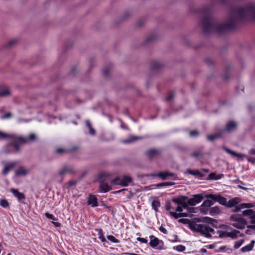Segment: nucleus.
Masks as SVG:
<instances>
[{"instance_id": "1", "label": "nucleus", "mask_w": 255, "mask_h": 255, "mask_svg": "<svg viewBox=\"0 0 255 255\" xmlns=\"http://www.w3.org/2000/svg\"><path fill=\"white\" fill-rule=\"evenodd\" d=\"M255 19V3H250L243 6L233 7L227 21L218 23L208 12L201 20L204 32L208 34L216 32L222 34L234 29L240 20Z\"/></svg>"}, {"instance_id": "2", "label": "nucleus", "mask_w": 255, "mask_h": 255, "mask_svg": "<svg viewBox=\"0 0 255 255\" xmlns=\"http://www.w3.org/2000/svg\"><path fill=\"white\" fill-rule=\"evenodd\" d=\"M179 221L180 223L187 224L191 231L200 233L206 238H210L212 234H214V230L206 224L200 223V220L198 218H194L193 220L182 219H180Z\"/></svg>"}, {"instance_id": "3", "label": "nucleus", "mask_w": 255, "mask_h": 255, "mask_svg": "<svg viewBox=\"0 0 255 255\" xmlns=\"http://www.w3.org/2000/svg\"><path fill=\"white\" fill-rule=\"evenodd\" d=\"M205 198L207 200H205L200 207L201 213L204 215L208 213L207 208L213 205L215 203L218 202L221 205L226 204V198L218 194H207L205 195Z\"/></svg>"}, {"instance_id": "4", "label": "nucleus", "mask_w": 255, "mask_h": 255, "mask_svg": "<svg viewBox=\"0 0 255 255\" xmlns=\"http://www.w3.org/2000/svg\"><path fill=\"white\" fill-rule=\"evenodd\" d=\"M7 137L12 139L11 141L8 143V146L13 145L14 148V151L16 152L20 151L21 144L26 141V140L22 136L15 134H8L0 131V139H5Z\"/></svg>"}, {"instance_id": "5", "label": "nucleus", "mask_w": 255, "mask_h": 255, "mask_svg": "<svg viewBox=\"0 0 255 255\" xmlns=\"http://www.w3.org/2000/svg\"><path fill=\"white\" fill-rule=\"evenodd\" d=\"M230 220L231 222V225L239 229H244L247 223V221L239 214L231 215Z\"/></svg>"}, {"instance_id": "6", "label": "nucleus", "mask_w": 255, "mask_h": 255, "mask_svg": "<svg viewBox=\"0 0 255 255\" xmlns=\"http://www.w3.org/2000/svg\"><path fill=\"white\" fill-rule=\"evenodd\" d=\"M99 176L100 180L101 181L99 186L100 192L106 193L111 190L112 189L111 186L109 185L108 184L104 182L105 180L104 177L109 176L108 174L106 173H101L100 174Z\"/></svg>"}, {"instance_id": "7", "label": "nucleus", "mask_w": 255, "mask_h": 255, "mask_svg": "<svg viewBox=\"0 0 255 255\" xmlns=\"http://www.w3.org/2000/svg\"><path fill=\"white\" fill-rule=\"evenodd\" d=\"M149 245L151 248L157 250L163 249V243L162 241L159 240L157 238L152 235L149 237Z\"/></svg>"}, {"instance_id": "8", "label": "nucleus", "mask_w": 255, "mask_h": 255, "mask_svg": "<svg viewBox=\"0 0 255 255\" xmlns=\"http://www.w3.org/2000/svg\"><path fill=\"white\" fill-rule=\"evenodd\" d=\"M243 215L245 216H249L251 219L250 222L253 225L248 226V228L255 229V212L253 210L249 209L243 212Z\"/></svg>"}, {"instance_id": "9", "label": "nucleus", "mask_w": 255, "mask_h": 255, "mask_svg": "<svg viewBox=\"0 0 255 255\" xmlns=\"http://www.w3.org/2000/svg\"><path fill=\"white\" fill-rule=\"evenodd\" d=\"M17 164V162L16 161H13L8 163L5 161L2 162L4 168L1 171V174L4 176L7 175L9 171L13 169Z\"/></svg>"}, {"instance_id": "10", "label": "nucleus", "mask_w": 255, "mask_h": 255, "mask_svg": "<svg viewBox=\"0 0 255 255\" xmlns=\"http://www.w3.org/2000/svg\"><path fill=\"white\" fill-rule=\"evenodd\" d=\"M204 198L205 196H203L201 194L194 195L192 198L188 199L187 204L191 206H195L200 203Z\"/></svg>"}, {"instance_id": "11", "label": "nucleus", "mask_w": 255, "mask_h": 255, "mask_svg": "<svg viewBox=\"0 0 255 255\" xmlns=\"http://www.w3.org/2000/svg\"><path fill=\"white\" fill-rule=\"evenodd\" d=\"M241 201V199L239 197L234 198L229 201L226 198V204L222 205L228 208H233L234 206L238 205Z\"/></svg>"}, {"instance_id": "12", "label": "nucleus", "mask_w": 255, "mask_h": 255, "mask_svg": "<svg viewBox=\"0 0 255 255\" xmlns=\"http://www.w3.org/2000/svg\"><path fill=\"white\" fill-rule=\"evenodd\" d=\"M254 207V205L252 203H241L234 206L232 211L234 213L239 212L242 209L245 208H251Z\"/></svg>"}, {"instance_id": "13", "label": "nucleus", "mask_w": 255, "mask_h": 255, "mask_svg": "<svg viewBox=\"0 0 255 255\" xmlns=\"http://www.w3.org/2000/svg\"><path fill=\"white\" fill-rule=\"evenodd\" d=\"M161 150L155 148H151L146 152L147 156L150 159H152L160 155Z\"/></svg>"}, {"instance_id": "14", "label": "nucleus", "mask_w": 255, "mask_h": 255, "mask_svg": "<svg viewBox=\"0 0 255 255\" xmlns=\"http://www.w3.org/2000/svg\"><path fill=\"white\" fill-rule=\"evenodd\" d=\"M74 172L72 166L70 165L64 166L60 170H59L58 175L63 177L68 173H72Z\"/></svg>"}, {"instance_id": "15", "label": "nucleus", "mask_w": 255, "mask_h": 255, "mask_svg": "<svg viewBox=\"0 0 255 255\" xmlns=\"http://www.w3.org/2000/svg\"><path fill=\"white\" fill-rule=\"evenodd\" d=\"M188 197L184 196H179L178 198H173L172 201L177 205L188 206Z\"/></svg>"}, {"instance_id": "16", "label": "nucleus", "mask_w": 255, "mask_h": 255, "mask_svg": "<svg viewBox=\"0 0 255 255\" xmlns=\"http://www.w3.org/2000/svg\"><path fill=\"white\" fill-rule=\"evenodd\" d=\"M151 176L159 177L162 180H166L168 177H173L175 176L174 173L169 172H161L157 173H154L151 175Z\"/></svg>"}, {"instance_id": "17", "label": "nucleus", "mask_w": 255, "mask_h": 255, "mask_svg": "<svg viewBox=\"0 0 255 255\" xmlns=\"http://www.w3.org/2000/svg\"><path fill=\"white\" fill-rule=\"evenodd\" d=\"M183 209H187L189 213H196V210H197V209L195 208H189L188 206L178 205V207L175 209V211L181 213L183 211Z\"/></svg>"}, {"instance_id": "18", "label": "nucleus", "mask_w": 255, "mask_h": 255, "mask_svg": "<svg viewBox=\"0 0 255 255\" xmlns=\"http://www.w3.org/2000/svg\"><path fill=\"white\" fill-rule=\"evenodd\" d=\"M28 173V170L23 166H20L15 171V175L17 177L25 176Z\"/></svg>"}, {"instance_id": "19", "label": "nucleus", "mask_w": 255, "mask_h": 255, "mask_svg": "<svg viewBox=\"0 0 255 255\" xmlns=\"http://www.w3.org/2000/svg\"><path fill=\"white\" fill-rule=\"evenodd\" d=\"M237 127V123L233 121H230L227 123L226 126L225 128V130L228 132H230L234 130Z\"/></svg>"}, {"instance_id": "20", "label": "nucleus", "mask_w": 255, "mask_h": 255, "mask_svg": "<svg viewBox=\"0 0 255 255\" xmlns=\"http://www.w3.org/2000/svg\"><path fill=\"white\" fill-rule=\"evenodd\" d=\"M222 148L228 153L231 154L233 156H236L238 158H242L245 157V155L244 154H241V153H238L236 152L235 151H234L229 148L226 147V146H223Z\"/></svg>"}, {"instance_id": "21", "label": "nucleus", "mask_w": 255, "mask_h": 255, "mask_svg": "<svg viewBox=\"0 0 255 255\" xmlns=\"http://www.w3.org/2000/svg\"><path fill=\"white\" fill-rule=\"evenodd\" d=\"M87 203L93 207L98 206L97 198L94 195H90L88 199Z\"/></svg>"}, {"instance_id": "22", "label": "nucleus", "mask_w": 255, "mask_h": 255, "mask_svg": "<svg viewBox=\"0 0 255 255\" xmlns=\"http://www.w3.org/2000/svg\"><path fill=\"white\" fill-rule=\"evenodd\" d=\"M10 191L15 196L18 200L24 199L25 197L23 193L19 192L18 190L14 188H11Z\"/></svg>"}, {"instance_id": "23", "label": "nucleus", "mask_w": 255, "mask_h": 255, "mask_svg": "<svg viewBox=\"0 0 255 255\" xmlns=\"http://www.w3.org/2000/svg\"><path fill=\"white\" fill-rule=\"evenodd\" d=\"M255 244V241L254 240H252L249 245H247L241 248V252L245 253L252 251L254 247Z\"/></svg>"}, {"instance_id": "24", "label": "nucleus", "mask_w": 255, "mask_h": 255, "mask_svg": "<svg viewBox=\"0 0 255 255\" xmlns=\"http://www.w3.org/2000/svg\"><path fill=\"white\" fill-rule=\"evenodd\" d=\"M209 214L212 216H215L220 214L221 210L219 207L215 206L210 208L209 210Z\"/></svg>"}, {"instance_id": "25", "label": "nucleus", "mask_w": 255, "mask_h": 255, "mask_svg": "<svg viewBox=\"0 0 255 255\" xmlns=\"http://www.w3.org/2000/svg\"><path fill=\"white\" fill-rule=\"evenodd\" d=\"M132 181V178L130 176H124L121 178L122 186H127Z\"/></svg>"}, {"instance_id": "26", "label": "nucleus", "mask_w": 255, "mask_h": 255, "mask_svg": "<svg viewBox=\"0 0 255 255\" xmlns=\"http://www.w3.org/2000/svg\"><path fill=\"white\" fill-rule=\"evenodd\" d=\"M10 92L7 87H4L0 88V97L9 96Z\"/></svg>"}, {"instance_id": "27", "label": "nucleus", "mask_w": 255, "mask_h": 255, "mask_svg": "<svg viewBox=\"0 0 255 255\" xmlns=\"http://www.w3.org/2000/svg\"><path fill=\"white\" fill-rule=\"evenodd\" d=\"M151 206L153 210L157 212L158 211V208L160 206V202L158 199L153 200Z\"/></svg>"}, {"instance_id": "28", "label": "nucleus", "mask_w": 255, "mask_h": 255, "mask_svg": "<svg viewBox=\"0 0 255 255\" xmlns=\"http://www.w3.org/2000/svg\"><path fill=\"white\" fill-rule=\"evenodd\" d=\"M142 138V137H140V136H130L129 138L123 140V142L125 144L129 143L134 142L137 140L141 139Z\"/></svg>"}, {"instance_id": "29", "label": "nucleus", "mask_w": 255, "mask_h": 255, "mask_svg": "<svg viewBox=\"0 0 255 255\" xmlns=\"http://www.w3.org/2000/svg\"><path fill=\"white\" fill-rule=\"evenodd\" d=\"M239 233H240V231L234 229L230 232H228L227 237H230L233 239H235L237 237V236Z\"/></svg>"}, {"instance_id": "30", "label": "nucleus", "mask_w": 255, "mask_h": 255, "mask_svg": "<svg viewBox=\"0 0 255 255\" xmlns=\"http://www.w3.org/2000/svg\"><path fill=\"white\" fill-rule=\"evenodd\" d=\"M191 156L196 158H200L203 157L204 154L201 151H194L191 154Z\"/></svg>"}, {"instance_id": "31", "label": "nucleus", "mask_w": 255, "mask_h": 255, "mask_svg": "<svg viewBox=\"0 0 255 255\" xmlns=\"http://www.w3.org/2000/svg\"><path fill=\"white\" fill-rule=\"evenodd\" d=\"M187 173L190 175H192L198 177H203V175L198 170H188Z\"/></svg>"}, {"instance_id": "32", "label": "nucleus", "mask_w": 255, "mask_h": 255, "mask_svg": "<svg viewBox=\"0 0 255 255\" xmlns=\"http://www.w3.org/2000/svg\"><path fill=\"white\" fill-rule=\"evenodd\" d=\"M86 124L89 129V133L91 135H94L96 133L95 130L92 127V125L89 121H86Z\"/></svg>"}, {"instance_id": "33", "label": "nucleus", "mask_w": 255, "mask_h": 255, "mask_svg": "<svg viewBox=\"0 0 255 255\" xmlns=\"http://www.w3.org/2000/svg\"><path fill=\"white\" fill-rule=\"evenodd\" d=\"M174 183L172 182H163L158 183L155 185V186L157 188H161L164 186H170L173 185Z\"/></svg>"}, {"instance_id": "34", "label": "nucleus", "mask_w": 255, "mask_h": 255, "mask_svg": "<svg viewBox=\"0 0 255 255\" xmlns=\"http://www.w3.org/2000/svg\"><path fill=\"white\" fill-rule=\"evenodd\" d=\"M221 135L219 133L212 134V135H208L207 136V139L210 141H214L216 139L220 137Z\"/></svg>"}, {"instance_id": "35", "label": "nucleus", "mask_w": 255, "mask_h": 255, "mask_svg": "<svg viewBox=\"0 0 255 255\" xmlns=\"http://www.w3.org/2000/svg\"><path fill=\"white\" fill-rule=\"evenodd\" d=\"M173 249L179 252H183L185 251L186 248L185 246L180 245L174 247Z\"/></svg>"}, {"instance_id": "36", "label": "nucleus", "mask_w": 255, "mask_h": 255, "mask_svg": "<svg viewBox=\"0 0 255 255\" xmlns=\"http://www.w3.org/2000/svg\"><path fill=\"white\" fill-rule=\"evenodd\" d=\"M107 238L108 240L110 241L111 242L114 243H119L120 241L118 239H117L116 238H115L112 235H108L107 237Z\"/></svg>"}, {"instance_id": "37", "label": "nucleus", "mask_w": 255, "mask_h": 255, "mask_svg": "<svg viewBox=\"0 0 255 255\" xmlns=\"http://www.w3.org/2000/svg\"><path fill=\"white\" fill-rule=\"evenodd\" d=\"M111 183L113 185H122L121 178L117 177L111 181Z\"/></svg>"}, {"instance_id": "38", "label": "nucleus", "mask_w": 255, "mask_h": 255, "mask_svg": "<svg viewBox=\"0 0 255 255\" xmlns=\"http://www.w3.org/2000/svg\"><path fill=\"white\" fill-rule=\"evenodd\" d=\"M98 231L99 232L98 238L102 242H106V240L103 235V230L102 229H99Z\"/></svg>"}, {"instance_id": "39", "label": "nucleus", "mask_w": 255, "mask_h": 255, "mask_svg": "<svg viewBox=\"0 0 255 255\" xmlns=\"http://www.w3.org/2000/svg\"><path fill=\"white\" fill-rule=\"evenodd\" d=\"M244 241V240H240L235 242L234 245V249H239L243 244Z\"/></svg>"}, {"instance_id": "40", "label": "nucleus", "mask_w": 255, "mask_h": 255, "mask_svg": "<svg viewBox=\"0 0 255 255\" xmlns=\"http://www.w3.org/2000/svg\"><path fill=\"white\" fill-rule=\"evenodd\" d=\"M0 205L3 208H7L9 206V203L7 200L1 199L0 200Z\"/></svg>"}, {"instance_id": "41", "label": "nucleus", "mask_w": 255, "mask_h": 255, "mask_svg": "<svg viewBox=\"0 0 255 255\" xmlns=\"http://www.w3.org/2000/svg\"><path fill=\"white\" fill-rule=\"evenodd\" d=\"M10 146H13V145L8 146V144H7L6 145V146L2 149V153H5V154H9V153H12V151L8 149V148Z\"/></svg>"}, {"instance_id": "42", "label": "nucleus", "mask_w": 255, "mask_h": 255, "mask_svg": "<svg viewBox=\"0 0 255 255\" xmlns=\"http://www.w3.org/2000/svg\"><path fill=\"white\" fill-rule=\"evenodd\" d=\"M228 232L224 231H217V234H219V237L220 238L227 237Z\"/></svg>"}, {"instance_id": "43", "label": "nucleus", "mask_w": 255, "mask_h": 255, "mask_svg": "<svg viewBox=\"0 0 255 255\" xmlns=\"http://www.w3.org/2000/svg\"><path fill=\"white\" fill-rule=\"evenodd\" d=\"M162 65L158 61H155L153 63L152 68L154 69H157L160 68Z\"/></svg>"}, {"instance_id": "44", "label": "nucleus", "mask_w": 255, "mask_h": 255, "mask_svg": "<svg viewBox=\"0 0 255 255\" xmlns=\"http://www.w3.org/2000/svg\"><path fill=\"white\" fill-rule=\"evenodd\" d=\"M17 41L15 39H12L9 41V42L7 44V46L8 47H10L13 46L17 43Z\"/></svg>"}, {"instance_id": "45", "label": "nucleus", "mask_w": 255, "mask_h": 255, "mask_svg": "<svg viewBox=\"0 0 255 255\" xmlns=\"http://www.w3.org/2000/svg\"><path fill=\"white\" fill-rule=\"evenodd\" d=\"M165 209L167 211H170L171 209H174V208L172 207L171 203L170 201H167L166 202Z\"/></svg>"}, {"instance_id": "46", "label": "nucleus", "mask_w": 255, "mask_h": 255, "mask_svg": "<svg viewBox=\"0 0 255 255\" xmlns=\"http://www.w3.org/2000/svg\"><path fill=\"white\" fill-rule=\"evenodd\" d=\"M23 138V137H22ZM24 138H25L26 140V141L25 142H24V143H26L27 142L28 140H34L36 139V135L33 134V133H31L29 135V137L28 138H25L24 137ZM22 144V143L21 144Z\"/></svg>"}, {"instance_id": "47", "label": "nucleus", "mask_w": 255, "mask_h": 255, "mask_svg": "<svg viewBox=\"0 0 255 255\" xmlns=\"http://www.w3.org/2000/svg\"><path fill=\"white\" fill-rule=\"evenodd\" d=\"M45 215L47 218H48L49 219H51L53 221L57 220V219L53 215H52L49 213H46L45 214Z\"/></svg>"}, {"instance_id": "48", "label": "nucleus", "mask_w": 255, "mask_h": 255, "mask_svg": "<svg viewBox=\"0 0 255 255\" xmlns=\"http://www.w3.org/2000/svg\"><path fill=\"white\" fill-rule=\"evenodd\" d=\"M170 214L171 216L173 217L175 219H178L179 217H180V214H177V213L174 212L173 211L170 212Z\"/></svg>"}, {"instance_id": "49", "label": "nucleus", "mask_w": 255, "mask_h": 255, "mask_svg": "<svg viewBox=\"0 0 255 255\" xmlns=\"http://www.w3.org/2000/svg\"><path fill=\"white\" fill-rule=\"evenodd\" d=\"M174 97V94L172 92L170 93L169 95L166 98V100L167 101H170Z\"/></svg>"}, {"instance_id": "50", "label": "nucleus", "mask_w": 255, "mask_h": 255, "mask_svg": "<svg viewBox=\"0 0 255 255\" xmlns=\"http://www.w3.org/2000/svg\"><path fill=\"white\" fill-rule=\"evenodd\" d=\"M55 151L58 154H62L65 153L66 151L63 148H58L56 149Z\"/></svg>"}, {"instance_id": "51", "label": "nucleus", "mask_w": 255, "mask_h": 255, "mask_svg": "<svg viewBox=\"0 0 255 255\" xmlns=\"http://www.w3.org/2000/svg\"><path fill=\"white\" fill-rule=\"evenodd\" d=\"M11 116V113L8 112V113H6L5 115H3L1 117V119H8V118H10Z\"/></svg>"}, {"instance_id": "52", "label": "nucleus", "mask_w": 255, "mask_h": 255, "mask_svg": "<svg viewBox=\"0 0 255 255\" xmlns=\"http://www.w3.org/2000/svg\"><path fill=\"white\" fill-rule=\"evenodd\" d=\"M137 240L141 243L146 244L147 243V240L144 238H137Z\"/></svg>"}, {"instance_id": "53", "label": "nucleus", "mask_w": 255, "mask_h": 255, "mask_svg": "<svg viewBox=\"0 0 255 255\" xmlns=\"http://www.w3.org/2000/svg\"><path fill=\"white\" fill-rule=\"evenodd\" d=\"M199 133L198 131L197 130H193L190 132V135L191 136H195L198 135Z\"/></svg>"}, {"instance_id": "54", "label": "nucleus", "mask_w": 255, "mask_h": 255, "mask_svg": "<svg viewBox=\"0 0 255 255\" xmlns=\"http://www.w3.org/2000/svg\"><path fill=\"white\" fill-rule=\"evenodd\" d=\"M159 230L161 232H162L163 233L165 234H166L167 233V231L166 230V229L165 228H164V227H163L162 226H160L159 228Z\"/></svg>"}, {"instance_id": "55", "label": "nucleus", "mask_w": 255, "mask_h": 255, "mask_svg": "<svg viewBox=\"0 0 255 255\" xmlns=\"http://www.w3.org/2000/svg\"><path fill=\"white\" fill-rule=\"evenodd\" d=\"M248 160L250 162H251L253 164H255V158L254 157H249L248 158Z\"/></svg>"}, {"instance_id": "56", "label": "nucleus", "mask_w": 255, "mask_h": 255, "mask_svg": "<svg viewBox=\"0 0 255 255\" xmlns=\"http://www.w3.org/2000/svg\"><path fill=\"white\" fill-rule=\"evenodd\" d=\"M103 74L105 75V76H107L108 75L109 73V69L108 68H105L103 70Z\"/></svg>"}, {"instance_id": "57", "label": "nucleus", "mask_w": 255, "mask_h": 255, "mask_svg": "<svg viewBox=\"0 0 255 255\" xmlns=\"http://www.w3.org/2000/svg\"><path fill=\"white\" fill-rule=\"evenodd\" d=\"M188 216H190V215L188 213H181V214H180V217H188Z\"/></svg>"}, {"instance_id": "58", "label": "nucleus", "mask_w": 255, "mask_h": 255, "mask_svg": "<svg viewBox=\"0 0 255 255\" xmlns=\"http://www.w3.org/2000/svg\"><path fill=\"white\" fill-rule=\"evenodd\" d=\"M52 224L55 226V227H60V224L58 222H52Z\"/></svg>"}, {"instance_id": "59", "label": "nucleus", "mask_w": 255, "mask_h": 255, "mask_svg": "<svg viewBox=\"0 0 255 255\" xmlns=\"http://www.w3.org/2000/svg\"><path fill=\"white\" fill-rule=\"evenodd\" d=\"M75 182L73 181H70L68 182V185L69 186L74 185L75 184Z\"/></svg>"}, {"instance_id": "60", "label": "nucleus", "mask_w": 255, "mask_h": 255, "mask_svg": "<svg viewBox=\"0 0 255 255\" xmlns=\"http://www.w3.org/2000/svg\"><path fill=\"white\" fill-rule=\"evenodd\" d=\"M251 154H255V149L252 148L249 152Z\"/></svg>"}, {"instance_id": "61", "label": "nucleus", "mask_w": 255, "mask_h": 255, "mask_svg": "<svg viewBox=\"0 0 255 255\" xmlns=\"http://www.w3.org/2000/svg\"><path fill=\"white\" fill-rule=\"evenodd\" d=\"M207 251V250L205 249H204V248H202L200 250V253H206Z\"/></svg>"}, {"instance_id": "62", "label": "nucleus", "mask_w": 255, "mask_h": 255, "mask_svg": "<svg viewBox=\"0 0 255 255\" xmlns=\"http://www.w3.org/2000/svg\"><path fill=\"white\" fill-rule=\"evenodd\" d=\"M238 187H239L240 189H242L244 190H248V188H246V187H243V186H242V185H238Z\"/></svg>"}, {"instance_id": "63", "label": "nucleus", "mask_w": 255, "mask_h": 255, "mask_svg": "<svg viewBox=\"0 0 255 255\" xmlns=\"http://www.w3.org/2000/svg\"><path fill=\"white\" fill-rule=\"evenodd\" d=\"M214 247H215V245H214V244L210 245H209V246H208V248H209V249H214Z\"/></svg>"}, {"instance_id": "64", "label": "nucleus", "mask_w": 255, "mask_h": 255, "mask_svg": "<svg viewBox=\"0 0 255 255\" xmlns=\"http://www.w3.org/2000/svg\"><path fill=\"white\" fill-rule=\"evenodd\" d=\"M152 39H153L152 36H149L147 38V42L151 41L152 40Z\"/></svg>"}]
</instances>
